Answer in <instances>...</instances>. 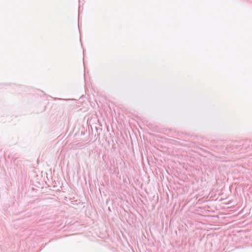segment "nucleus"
<instances>
[{"label": "nucleus", "mask_w": 252, "mask_h": 252, "mask_svg": "<svg viewBox=\"0 0 252 252\" xmlns=\"http://www.w3.org/2000/svg\"><path fill=\"white\" fill-rule=\"evenodd\" d=\"M51 105V103H48V104L44 107V110H46V109H49L48 108L49 106H50Z\"/></svg>", "instance_id": "nucleus-1"}, {"label": "nucleus", "mask_w": 252, "mask_h": 252, "mask_svg": "<svg viewBox=\"0 0 252 252\" xmlns=\"http://www.w3.org/2000/svg\"><path fill=\"white\" fill-rule=\"evenodd\" d=\"M69 100H75L76 99H68Z\"/></svg>", "instance_id": "nucleus-2"}]
</instances>
